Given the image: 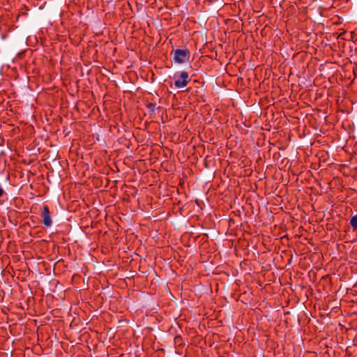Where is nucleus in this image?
<instances>
[{
    "instance_id": "obj_1",
    "label": "nucleus",
    "mask_w": 357,
    "mask_h": 357,
    "mask_svg": "<svg viewBox=\"0 0 357 357\" xmlns=\"http://www.w3.org/2000/svg\"><path fill=\"white\" fill-rule=\"evenodd\" d=\"M171 57L175 63H183L189 61L190 52L188 49H176L171 52Z\"/></svg>"
},
{
    "instance_id": "obj_6",
    "label": "nucleus",
    "mask_w": 357,
    "mask_h": 357,
    "mask_svg": "<svg viewBox=\"0 0 357 357\" xmlns=\"http://www.w3.org/2000/svg\"><path fill=\"white\" fill-rule=\"evenodd\" d=\"M178 338H179V337L176 336L175 338V340L176 341Z\"/></svg>"
},
{
    "instance_id": "obj_2",
    "label": "nucleus",
    "mask_w": 357,
    "mask_h": 357,
    "mask_svg": "<svg viewBox=\"0 0 357 357\" xmlns=\"http://www.w3.org/2000/svg\"><path fill=\"white\" fill-rule=\"evenodd\" d=\"M40 217L43 225L48 228L52 225V219L50 208L47 205H43L41 208Z\"/></svg>"
},
{
    "instance_id": "obj_5",
    "label": "nucleus",
    "mask_w": 357,
    "mask_h": 357,
    "mask_svg": "<svg viewBox=\"0 0 357 357\" xmlns=\"http://www.w3.org/2000/svg\"><path fill=\"white\" fill-rule=\"evenodd\" d=\"M146 107L149 109L150 112L153 113L156 109V104L153 102H149L146 105Z\"/></svg>"
},
{
    "instance_id": "obj_4",
    "label": "nucleus",
    "mask_w": 357,
    "mask_h": 357,
    "mask_svg": "<svg viewBox=\"0 0 357 357\" xmlns=\"http://www.w3.org/2000/svg\"><path fill=\"white\" fill-rule=\"evenodd\" d=\"M350 225L352 227V228L354 229V230L357 229V215L351 217V218L350 220Z\"/></svg>"
},
{
    "instance_id": "obj_3",
    "label": "nucleus",
    "mask_w": 357,
    "mask_h": 357,
    "mask_svg": "<svg viewBox=\"0 0 357 357\" xmlns=\"http://www.w3.org/2000/svg\"><path fill=\"white\" fill-rule=\"evenodd\" d=\"M190 81L188 73L185 71L181 72L178 78L175 81V86L178 88L185 86Z\"/></svg>"
}]
</instances>
